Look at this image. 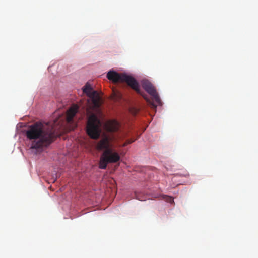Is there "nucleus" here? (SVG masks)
Returning a JSON list of instances; mask_svg holds the SVG:
<instances>
[{"mask_svg":"<svg viewBox=\"0 0 258 258\" xmlns=\"http://www.w3.org/2000/svg\"><path fill=\"white\" fill-rule=\"evenodd\" d=\"M83 91L92 100V103L94 107H99L100 105L101 98L99 93L93 90L91 85L87 83L83 88Z\"/></svg>","mask_w":258,"mask_h":258,"instance_id":"5","label":"nucleus"},{"mask_svg":"<svg viewBox=\"0 0 258 258\" xmlns=\"http://www.w3.org/2000/svg\"><path fill=\"white\" fill-rule=\"evenodd\" d=\"M78 106L75 105L71 107L67 112L66 120L71 130H74L77 126L76 123L73 120V118L78 112Z\"/></svg>","mask_w":258,"mask_h":258,"instance_id":"7","label":"nucleus"},{"mask_svg":"<svg viewBox=\"0 0 258 258\" xmlns=\"http://www.w3.org/2000/svg\"><path fill=\"white\" fill-rule=\"evenodd\" d=\"M166 200L168 202H169L170 203H172L173 202H174V200L172 198V197H168L167 196L166 197Z\"/></svg>","mask_w":258,"mask_h":258,"instance_id":"11","label":"nucleus"},{"mask_svg":"<svg viewBox=\"0 0 258 258\" xmlns=\"http://www.w3.org/2000/svg\"><path fill=\"white\" fill-rule=\"evenodd\" d=\"M107 78L114 83L126 82L137 93L142 95L147 102L150 103L154 108L156 107L157 105L151 102L147 95L141 91L139 83L133 77L124 73H119L113 71H110L107 74Z\"/></svg>","mask_w":258,"mask_h":258,"instance_id":"3","label":"nucleus"},{"mask_svg":"<svg viewBox=\"0 0 258 258\" xmlns=\"http://www.w3.org/2000/svg\"><path fill=\"white\" fill-rule=\"evenodd\" d=\"M105 128L110 132H116L119 128V124L116 120H108L105 124Z\"/></svg>","mask_w":258,"mask_h":258,"instance_id":"8","label":"nucleus"},{"mask_svg":"<svg viewBox=\"0 0 258 258\" xmlns=\"http://www.w3.org/2000/svg\"><path fill=\"white\" fill-rule=\"evenodd\" d=\"M122 94L119 91L113 90L112 98L115 101H118L122 98Z\"/></svg>","mask_w":258,"mask_h":258,"instance_id":"9","label":"nucleus"},{"mask_svg":"<svg viewBox=\"0 0 258 258\" xmlns=\"http://www.w3.org/2000/svg\"><path fill=\"white\" fill-rule=\"evenodd\" d=\"M101 126V121L96 115L92 114L88 117L86 132L90 138L96 139L99 137Z\"/></svg>","mask_w":258,"mask_h":258,"instance_id":"4","label":"nucleus"},{"mask_svg":"<svg viewBox=\"0 0 258 258\" xmlns=\"http://www.w3.org/2000/svg\"><path fill=\"white\" fill-rule=\"evenodd\" d=\"M131 111L132 114H133L134 115H136L138 113L139 111L137 109H134L132 110H131Z\"/></svg>","mask_w":258,"mask_h":258,"instance_id":"12","label":"nucleus"},{"mask_svg":"<svg viewBox=\"0 0 258 258\" xmlns=\"http://www.w3.org/2000/svg\"><path fill=\"white\" fill-rule=\"evenodd\" d=\"M111 138L105 136L101 138L96 145V149L103 151L101 155L99 167L105 169L109 163H115L119 161L120 157L118 152L113 148Z\"/></svg>","mask_w":258,"mask_h":258,"instance_id":"2","label":"nucleus"},{"mask_svg":"<svg viewBox=\"0 0 258 258\" xmlns=\"http://www.w3.org/2000/svg\"><path fill=\"white\" fill-rule=\"evenodd\" d=\"M26 134L27 137L31 140V148L35 149H42L48 146L54 138L52 127L38 122L30 125Z\"/></svg>","mask_w":258,"mask_h":258,"instance_id":"1","label":"nucleus"},{"mask_svg":"<svg viewBox=\"0 0 258 258\" xmlns=\"http://www.w3.org/2000/svg\"><path fill=\"white\" fill-rule=\"evenodd\" d=\"M133 142H134V140H131H131H128L125 142H124L123 143V144L121 146V147H125V146H127L128 144L133 143Z\"/></svg>","mask_w":258,"mask_h":258,"instance_id":"10","label":"nucleus"},{"mask_svg":"<svg viewBox=\"0 0 258 258\" xmlns=\"http://www.w3.org/2000/svg\"><path fill=\"white\" fill-rule=\"evenodd\" d=\"M142 87L152 96V100L157 104L160 105L161 101L153 84L148 80H143L141 81Z\"/></svg>","mask_w":258,"mask_h":258,"instance_id":"6","label":"nucleus"}]
</instances>
